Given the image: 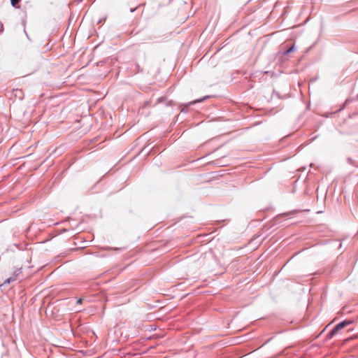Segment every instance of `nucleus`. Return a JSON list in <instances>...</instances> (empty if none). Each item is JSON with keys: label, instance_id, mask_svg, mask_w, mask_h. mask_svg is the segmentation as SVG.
<instances>
[{"label": "nucleus", "instance_id": "1", "mask_svg": "<svg viewBox=\"0 0 358 358\" xmlns=\"http://www.w3.org/2000/svg\"><path fill=\"white\" fill-rule=\"evenodd\" d=\"M352 322L350 321V320H345L343 322H340L339 324H338L335 328L331 331L330 334L331 335H333L334 334H336L338 331L343 329L345 327H346L347 325L348 324H350Z\"/></svg>", "mask_w": 358, "mask_h": 358}, {"label": "nucleus", "instance_id": "2", "mask_svg": "<svg viewBox=\"0 0 358 358\" xmlns=\"http://www.w3.org/2000/svg\"><path fill=\"white\" fill-rule=\"evenodd\" d=\"M20 273H21V269L16 268L15 270V271L13 272V275L12 276H10V278H8V279H6L3 282V285H7V284L10 283L11 282L15 281L17 280V276L20 275Z\"/></svg>", "mask_w": 358, "mask_h": 358}, {"label": "nucleus", "instance_id": "3", "mask_svg": "<svg viewBox=\"0 0 358 358\" xmlns=\"http://www.w3.org/2000/svg\"><path fill=\"white\" fill-rule=\"evenodd\" d=\"M20 0H10L13 6L15 7Z\"/></svg>", "mask_w": 358, "mask_h": 358}, {"label": "nucleus", "instance_id": "4", "mask_svg": "<svg viewBox=\"0 0 358 358\" xmlns=\"http://www.w3.org/2000/svg\"><path fill=\"white\" fill-rule=\"evenodd\" d=\"M294 46L291 47V48H290L287 51V53H289V52H292V51L294 50Z\"/></svg>", "mask_w": 358, "mask_h": 358}, {"label": "nucleus", "instance_id": "5", "mask_svg": "<svg viewBox=\"0 0 358 358\" xmlns=\"http://www.w3.org/2000/svg\"><path fill=\"white\" fill-rule=\"evenodd\" d=\"M77 303H82V299H79L78 301H77Z\"/></svg>", "mask_w": 358, "mask_h": 358}, {"label": "nucleus", "instance_id": "6", "mask_svg": "<svg viewBox=\"0 0 358 358\" xmlns=\"http://www.w3.org/2000/svg\"><path fill=\"white\" fill-rule=\"evenodd\" d=\"M357 98H358V94H357Z\"/></svg>", "mask_w": 358, "mask_h": 358}]
</instances>
